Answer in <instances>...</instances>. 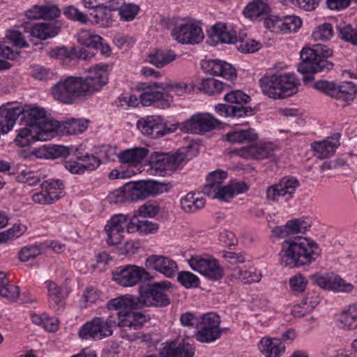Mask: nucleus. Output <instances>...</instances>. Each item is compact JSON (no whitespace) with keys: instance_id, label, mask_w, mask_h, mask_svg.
Returning <instances> with one entry per match:
<instances>
[{"instance_id":"1","label":"nucleus","mask_w":357,"mask_h":357,"mask_svg":"<svg viewBox=\"0 0 357 357\" xmlns=\"http://www.w3.org/2000/svg\"><path fill=\"white\" fill-rule=\"evenodd\" d=\"M112 301V299L107 302V308L118 310V312L111 314L106 319L102 317H96L87 321L79 330L78 335L81 339L100 340L112 336L113 329L116 327L138 330L150 319L149 315L143 312H132L123 305L114 307L109 304Z\"/></svg>"},{"instance_id":"2","label":"nucleus","mask_w":357,"mask_h":357,"mask_svg":"<svg viewBox=\"0 0 357 357\" xmlns=\"http://www.w3.org/2000/svg\"><path fill=\"white\" fill-rule=\"evenodd\" d=\"M107 68V64H98L84 78L68 77L60 80L52 87L53 97L61 102L73 104L79 98L92 95L106 84Z\"/></svg>"},{"instance_id":"3","label":"nucleus","mask_w":357,"mask_h":357,"mask_svg":"<svg viewBox=\"0 0 357 357\" xmlns=\"http://www.w3.org/2000/svg\"><path fill=\"white\" fill-rule=\"evenodd\" d=\"M172 289V282L167 280L148 283L139 287L137 296L130 294L120 296L112 298L109 304L114 307L123 305L132 312H139L137 310L144 307H165L171 303L169 295Z\"/></svg>"},{"instance_id":"4","label":"nucleus","mask_w":357,"mask_h":357,"mask_svg":"<svg viewBox=\"0 0 357 357\" xmlns=\"http://www.w3.org/2000/svg\"><path fill=\"white\" fill-rule=\"evenodd\" d=\"M318 245L308 238L298 236L282 243L280 261L282 266L299 267L311 264L319 256Z\"/></svg>"},{"instance_id":"5","label":"nucleus","mask_w":357,"mask_h":357,"mask_svg":"<svg viewBox=\"0 0 357 357\" xmlns=\"http://www.w3.org/2000/svg\"><path fill=\"white\" fill-rule=\"evenodd\" d=\"M333 55V51L328 46L317 44L313 47H304L300 52L301 62L298 65V71L303 77L304 83L313 79L314 74L328 73L334 67L328 59Z\"/></svg>"},{"instance_id":"6","label":"nucleus","mask_w":357,"mask_h":357,"mask_svg":"<svg viewBox=\"0 0 357 357\" xmlns=\"http://www.w3.org/2000/svg\"><path fill=\"white\" fill-rule=\"evenodd\" d=\"M165 190L166 185L164 183L141 180L126 183L121 191L114 192L109 199L110 202L116 204L134 202L145 199L149 196L158 195Z\"/></svg>"},{"instance_id":"7","label":"nucleus","mask_w":357,"mask_h":357,"mask_svg":"<svg viewBox=\"0 0 357 357\" xmlns=\"http://www.w3.org/2000/svg\"><path fill=\"white\" fill-rule=\"evenodd\" d=\"M299 85V79L294 73L265 75L259 79L263 93L273 99H284L296 94Z\"/></svg>"},{"instance_id":"8","label":"nucleus","mask_w":357,"mask_h":357,"mask_svg":"<svg viewBox=\"0 0 357 357\" xmlns=\"http://www.w3.org/2000/svg\"><path fill=\"white\" fill-rule=\"evenodd\" d=\"M138 89L142 91L139 100L143 106L165 109L170 106L173 97L167 93L168 84L163 82H140Z\"/></svg>"},{"instance_id":"9","label":"nucleus","mask_w":357,"mask_h":357,"mask_svg":"<svg viewBox=\"0 0 357 357\" xmlns=\"http://www.w3.org/2000/svg\"><path fill=\"white\" fill-rule=\"evenodd\" d=\"M220 317L216 313L203 314L196 323L195 339L201 343H211L220 339L224 329L220 326Z\"/></svg>"},{"instance_id":"10","label":"nucleus","mask_w":357,"mask_h":357,"mask_svg":"<svg viewBox=\"0 0 357 357\" xmlns=\"http://www.w3.org/2000/svg\"><path fill=\"white\" fill-rule=\"evenodd\" d=\"M313 88L347 104H350L354 100L357 93V85L351 82L337 84L335 82L320 79L313 84Z\"/></svg>"},{"instance_id":"11","label":"nucleus","mask_w":357,"mask_h":357,"mask_svg":"<svg viewBox=\"0 0 357 357\" xmlns=\"http://www.w3.org/2000/svg\"><path fill=\"white\" fill-rule=\"evenodd\" d=\"M186 161L184 153L176 151L172 153L153 152L150 156V165L160 174L167 172H174L183 167Z\"/></svg>"},{"instance_id":"12","label":"nucleus","mask_w":357,"mask_h":357,"mask_svg":"<svg viewBox=\"0 0 357 357\" xmlns=\"http://www.w3.org/2000/svg\"><path fill=\"white\" fill-rule=\"evenodd\" d=\"M130 218L123 214L113 215L105 226L107 235V243L112 245L120 243L127 233L133 232V226L131 225Z\"/></svg>"},{"instance_id":"13","label":"nucleus","mask_w":357,"mask_h":357,"mask_svg":"<svg viewBox=\"0 0 357 357\" xmlns=\"http://www.w3.org/2000/svg\"><path fill=\"white\" fill-rule=\"evenodd\" d=\"M171 35L178 43L185 45L199 44L204 38L201 26L190 21L176 25Z\"/></svg>"},{"instance_id":"14","label":"nucleus","mask_w":357,"mask_h":357,"mask_svg":"<svg viewBox=\"0 0 357 357\" xmlns=\"http://www.w3.org/2000/svg\"><path fill=\"white\" fill-rule=\"evenodd\" d=\"M112 275L114 280L122 287H133L143 278L145 280L151 278L143 267L130 264L118 268Z\"/></svg>"},{"instance_id":"15","label":"nucleus","mask_w":357,"mask_h":357,"mask_svg":"<svg viewBox=\"0 0 357 357\" xmlns=\"http://www.w3.org/2000/svg\"><path fill=\"white\" fill-rule=\"evenodd\" d=\"M188 264L191 268L213 280H218L224 275L222 268L217 260L211 257L192 256Z\"/></svg>"},{"instance_id":"16","label":"nucleus","mask_w":357,"mask_h":357,"mask_svg":"<svg viewBox=\"0 0 357 357\" xmlns=\"http://www.w3.org/2000/svg\"><path fill=\"white\" fill-rule=\"evenodd\" d=\"M298 180L295 177H284L279 183L269 187L266 190V197L269 200L279 202L280 199L289 200L299 186Z\"/></svg>"},{"instance_id":"17","label":"nucleus","mask_w":357,"mask_h":357,"mask_svg":"<svg viewBox=\"0 0 357 357\" xmlns=\"http://www.w3.org/2000/svg\"><path fill=\"white\" fill-rule=\"evenodd\" d=\"M137 126L143 134L152 138H158L172 132L158 116H149L142 119L137 121Z\"/></svg>"},{"instance_id":"18","label":"nucleus","mask_w":357,"mask_h":357,"mask_svg":"<svg viewBox=\"0 0 357 357\" xmlns=\"http://www.w3.org/2000/svg\"><path fill=\"white\" fill-rule=\"evenodd\" d=\"M227 176L226 171L219 169L210 172L206 176V183L203 187L202 192L209 197L220 200V195L225 188L222 183Z\"/></svg>"},{"instance_id":"19","label":"nucleus","mask_w":357,"mask_h":357,"mask_svg":"<svg viewBox=\"0 0 357 357\" xmlns=\"http://www.w3.org/2000/svg\"><path fill=\"white\" fill-rule=\"evenodd\" d=\"M276 146L271 142L255 144L236 150L238 155L244 158L263 160L273 155Z\"/></svg>"},{"instance_id":"20","label":"nucleus","mask_w":357,"mask_h":357,"mask_svg":"<svg viewBox=\"0 0 357 357\" xmlns=\"http://www.w3.org/2000/svg\"><path fill=\"white\" fill-rule=\"evenodd\" d=\"M145 265L147 268L155 270L167 278L174 277L177 270L176 263L174 260L162 255L149 256L146 259Z\"/></svg>"},{"instance_id":"21","label":"nucleus","mask_w":357,"mask_h":357,"mask_svg":"<svg viewBox=\"0 0 357 357\" xmlns=\"http://www.w3.org/2000/svg\"><path fill=\"white\" fill-rule=\"evenodd\" d=\"M202 70L208 74L220 76L227 79H233L236 77L235 68L225 61L211 59L201 62Z\"/></svg>"},{"instance_id":"22","label":"nucleus","mask_w":357,"mask_h":357,"mask_svg":"<svg viewBox=\"0 0 357 357\" xmlns=\"http://www.w3.org/2000/svg\"><path fill=\"white\" fill-rule=\"evenodd\" d=\"M20 123L35 130L38 129V127L44 121V118L46 116L45 109L39 107H33L26 109L20 107Z\"/></svg>"},{"instance_id":"23","label":"nucleus","mask_w":357,"mask_h":357,"mask_svg":"<svg viewBox=\"0 0 357 357\" xmlns=\"http://www.w3.org/2000/svg\"><path fill=\"white\" fill-rule=\"evenodd\" d=\"M340 134H333L323 142L312 143V149L317 153L319 158L331 157L335 153V149L340 145Z\"/></svg>"},{"instance_id":"24","label":"nucleus","mask_w":357,"mask_h":357,"mask_svg":"<svg viewBox=\"0 0 357 357\" xmlns=\"http://www.w3.org/2000/svg\"><path fill=\"white\" fill-rule=\"evenodd\" d=\"M61 122L53 120L46 115L44 121L38 127L37 135L39 141L50 140L54 135L61 134Z\"/></svg>"},{"instance_id":"25","label":"nucleus","mask_w":357,"mask_h":357,"mask_svg":"<svg viewBox=\"0 0 357 357\" xmlns=\"http://www.w3.org/2000/svg\"><path fill=\"white\" fill-rule=\"evenodd\" d=\"M20 107H0V130L1 132L8 133L10 131L15 121L20 116Z\"/></svg>"},{"instance_id":"26","label":"nucleus","mask_w":357,"mask_h":357,"mask_svg":"<svg viewBox=\"0 0 357 357\" xmlns=\"http://www.w3.org/2000/svg\"><path fill=\"white\" fill-rule=\"evenodd\" d=\"M60 31V26L55 23H35L30 27V35L40 40H46L56 36Z\"/></svg>"},{"instance_id":"27","label":"nucleus","mask_w":357,"mask_h":357,"mask_svg":"<svg viewBox=\"0 0 357 357\" xmlns=\"http://www.w3.org/2000/svg\"><path fill=\"white\" fill-rule=\"evenodd\" d=\"M215 109L221 116L237 119L252 116L255 114L254 109L250 107L232 106L227 104H218Z\"/></svg>"},{"instance_id":"28","label":"nucleus","mask_w":357,"mask_h":357,"mask_svg":"<svg viewBox=\"0 0 357 357\" xmlns=\"http://www.w3.org/2000/svg\"><path fill=\"white\" fill-rule=\"evenodd\" d=\"M50 56L56 59H65L69 58L74 59L75 58L81 59L83 60H88L92 56L84 50L83 47H74L69 50L66 47H56L50 52Z\"/></svg>"},{"instance_id":"29","label":"nucleus","mask_w":357,"mask_h":357,"mask_svg":"<svg viewBox=\"0 0 357 357\" xmlns=\"http://www.w3.org/2000/svg\"><path fill=\"white\" fill-rule=\"evenodd\" d=\"M258 138V134L253 128L235 130L222 137L224 141L237 144L254 142L257 141Z\"/></svg>"},{"instance_id":"30","label":"nucleus","mask_w":357,"mask_h":357,"mask_svg":"<svg viewBox=\"0 0 357 357\" xmlns=\"http://www.w3.org/2000/svg\"><path fill=\"white\" fill-rule=\"evenodd\" d=\"M259 347L266 357H279L285 350L284 345L278 338L263 337Z\"/></svg>"},{"instance_id":"31","label":"nucleus","mask_w":357,"mask_h":357,"mask_svg":"<svg viewBox=\"0 0 357 357\" xmlns=\"http://www.w3.org/2000/svg\"><path fill=\"white\" fill-rule=\"evenodd\" d=\"M149 150L143 147H135L126 149L119 155L120 162L123 164L137 165L141 163L148 155Z\"/></svg>"},{"instance_id":"32","label":"nucleus","mask_w":357,"mask_h":357,"mask_svg":"<svg viewBox=\"0 0 357 357\" xmlns=\"http://www.w3.org/2000/svg\"><path fill=\"white\" fill-rule=\"evenodd\" d=\"M176 56L171 50H155L148 54L146 60L157 68H162L172 62Z\"/></svg>"},{"instance_id":"33","label":"nucleus","mask_w":357,"mask_h":357,"mask_svg":"<svg viewBox=\"0 0 357 357\" xmlns=\"http://www.w3.org/2000/svg\"><path fill=\"white\" fill-rule=\"evenodd\" d=\"M49 305L55 311L60 309L59 304L68 296V291L65 287H59L55 282H47Z\"/></svg>"},{"instance_id":"34","label":"nucleus","mask_w":357,"mask_h":357,"mask_svg":"<svg viewBox=\"0 0 357 357\" xmlns=\"http://www.w3.org/2000/svg\"><path fill=\"white\" fill-rule=\"evenodd\" d=\"M181 208L185 213H196L197 211L202 209L206 202L201 196L200 193H195L190 192L188 193L185 197L181 199Z\"/></svg>"},{"instance_id":"35","label":"nucleus","mask_w":357,"mask_h":357,"mask_svg":"<svg viewBox=\"0 0 357 357\" xmlns=\"http://www.w3.org/2000/svg\"><path fill=\"white\" fill-rule=\"evenodd\" d=\"M268 12L269 6L264 0H253L244 8L243 11L245 17L252 20H257Z\"/></svg>"},{"instance_id":"36","label":"nucleus","mask_w":357,"mask_h":357,"mask_svg":"<svg viewBox=\"0 0 357 357\" xmlns=\"http://www.w3.org/2000/svg\"><path fill=\"white\" fill-rule=\"evenodd\" d=\"M89 120L83 118H71L61 122L62 135H77L86 130L89 126Z\"/></svg>"},{"instance_id":"37","label":"nucleus","mask_w":357,"mask_h":357,"mask_svg":"<svg viewBox=\"0 0 357 357\" xmlns=\"http://www.w3.org/2000/svg\"><path fill=\"white\" fill-rule=\"evenodd\" d=\"M248 190V185L243 181H231L225 185L222 194L220 195V201L229 202L234 196L243 193Z\"/></svg>"},{"instance_id":"38","label":"nucleus","mask_w":357,"mask_h":357,"mask_svg":"<svg viewBox=\"0 0 357 357\" xmlns=\"http://www.w3.org/2000/svg\"><path fill=\"white\" fill-rule=\"evenodd\" d=\"M226 26L220 24H215L211 27L209 33L211 38H217L222 43H236L238 40L236 36L233 35L226 31Z\"/></svg>"},{"instance_id":"39","label":"nucleus","mask_w":357,"mask_h":357,"mask_svg":"<svg viewBox=\"0 0 357 357\" xmlns=\"http://www.w3.org/2000/svg\"><path fill=\"white\" fill-rule=\"evenodd\" d=\"M36 141H39L37 130L29 126L20 128L15 139L16 144L21 147L29 146Z\"/></svg>"},{"instance_id":"40","label":"nucleus","mask_w":357,"mask_h":357,"mask_svg":"<svg viewBox=\"0 0 357 357\" xmlns=\"http://www.w3.org/2000/svg\"><path fill=\"white\" fill-rule=\"evenodd\" d=\"M77 39L80 45L96 50L98 48V45L100 44L101 40H104L101 36L90 30L80 31L77 36Z\"/></svg>"},{"instance_id":"41","label":"nucleus","mask_w":357,"mask_h":357,"mask_svg":"<svg viewBox=\"0 0 357 357\" xmlns=\"http://www.w3.org/2000/svg\"><path fill=\"white\" fill-rule=\"evenodd\" d=\"M342 327L348 330L357 328V305H351L340 317Z\"/></svg>"},{"instance_id":"42","label":"nucleus","mask_w":357,"mask_h":357,"mask_svg":"<svg viewBox=\"0 0 357 357\" xmlns=\"http://www.w3.org/2000/svg\"><path fill=\"white\" fill-rule=\"evenodd\" d=\"M280 33H294L296 32L302 25L301 19L296 15H285L283 17H280Z\"/></svg>"},{"instance_id":"43","label":"nucleus","mask_w":357,"mask_h":357,"mask_svg":"<svg viewBox=\"0 0 357 357\" xmlns=\"http://www.w3.org/2000/svg\"><path fill=\"white\" fill-rule=\"evenodd\" d=\"M131 225L133 226V232L136 230L141 234H153L158 231V224L147 220H139L136 216L130 218Z\"/></svg>"},{"instance_id":"44","label":"nucleus","mask_w":357,"mask_h":357,"mask_svg":"<svg viewBox=\"0 0 357 357\" xmlns=\"http://www.w3.org/2000/svg\"><path fill=\"white\" fill-rule=\"evenodd\" d=\"M338 37L345 41L357 46V29L350 24L340 22L337 25Z\"/></svg>"},{"instance_id":"45","label":"nucleus","mask_w":357,"mask_h":357,"mask_svg":"<svg viewBox=\"0 0 357 357\" xmlns=\"http://www.w3.org/2000/svg\"><path fill=\"white\" fill-rule=\"evenodd\" d=\"M223 89V82L213 77L203 79L199 87L200 91L209 96L219 93Z\"/></svg>"},{"instance_id":"46","label":"nucleus","mask_w":357,"mask_h":357,"mask_svg":"<svg viewBox=\"0 0 357 357\" xmlns=\"http://www.w3.org/2000/svg\"><path fill=\"white\" fill-rule=\"evenodd\" d=\"M224 100L232 106H244L250 101V97L241 90H234L227 93Z\"/></svg>"},{"instance_id":"47","label":"nucleus","mask_w":357,"mask_h":357,"mask_svg":"<svg viewBox=\"0 0 357 357\" xmlns=\"http://www.w3.org/2000/svg\"><path fill=\"white\" fill-rule=\"evenodd\" d=\"M195 115L197 116L196 119L198 123V128L200 130V134L213 130L216 124L219 123L216 119L208 114L198 113Z\"/></svg>"},{"instance_id":"48","label":"nucleus","mask_w":357,"mask_h":357,"mask_svg":"<svg viewBox=\"0 0 357 357\" xmlns=\"http://www.w3.org/2000/svg\"><path fill=\"white\" fill-rule=\"evenodd\" d=\"M43 190L47 192L49 195L50 193L56 195V200L59 199L63 192L64 188L63 183L59 179H49L43 181L40 184Z\"/></svg>"},{"instance_id":"49","label":"nucleus","mask_w":357,"mask_h":357,"mask_svg":"<svg viewBox=\"0 0 357 357\" xmlns=\"http://www.w3.org/2000/svg\"><path fill=\"white\" fill-rule=\"evenodd\" d=\"M354 286L351 283L346 282L339 275L331 273V280L329 284V290L337 292H350L352 291Z\"/></svg>"},{"instance_id":"50","label":"nucleus","mask_w":357,"mask_h":357,"mask_svg":"<svg viewBox=\"0 0 357 357\" xmlns=\"http://www.w3.org/2000/svg\"><path fill=\"white\" fill-rule=\"evenodd\" d=\"M160 211V206L155 202H146L135 212L132 216L153 218Z\"/></svg>"},{"instance_id":"51","label":"nucleus","mask_w":357,"mask_h":357,"mask_svg":"<svg viewBox=\"0 0 357 357\" xmlns=\"http://www.w3.org/2000/svg\"><path fill=\"white\" fill-rule=\"evenodd\" d=\"M139 11L138 5L132 3H123L120 6L119 15L121 20L126 22L133 20Z\"/></svg>"},{"instance_id":"52","label":"nucleus","mask_w":357,"mask_h":357,"mask_svg":"<svg viewBox=\"0 0 357 357\" xmlns=\"http://www.w3.org/2000/svg\"><path fill=\"white\" fill-rule=\"evenodd\" d=\"M45 245L42 243L24 247L20 251L19 258L22 261H28L40 255Z\"/></svg>"},{"instance_id":"53","label":"nucleus","mask_w":357,"mask_h":357,"mask_svg":"<svg viewBox=\"0 0 357 357\" xmlns=\"http://www.w3.org/2000/svg\"><path fill=\"white\" fill-rule=\"evenodd\" d=\"M333 36V26L330 23H324L319 26L317 29L313 31L312 37L316 40H327Z\"/></svg>"},{"instance_id":"54","label":"nucleus","mask_w":357,"mask_h":357,"mask_svg":"<svg viewBox=\"0 0 357 357\" xmlns=\"http://www.w3.org/2000/svg\"><path fill=\"white\" fill-rule=\"evenodd\" d=\"M177 279L185 288L197 287L199 282V278L188 271H181L178 273Z\"/></svg>"},{"instance_id":"55","label":"nucleus","mask_w":357,"mask_h":357,"mask_svg":"<svg viewBox=\"0 0 357 357\" xmlns=\"http://www.w3.org/2000/svg\"><path fill=\"white\" fill-rule=\"evenodd\" d=\"M64 15L68 19L78 22L81 24H86L89 21L86 15L79 10L73 6H68L63 10Z\"/></svg>"},{"instance_id":"56","label":"nucleus","mask_w":357,"mask_h":357,"mask_svg":"<svg viewBox=\"0 0 357 357\" xmlns=\"http://www.w3.org/2000/svg\"><path fill=\"white\" fill-rule=\"evenodd\" d=\"M96 23L101 26H107L108 20L111 18V12L106 7L99 6L91 13Z\"/></svg>"},{"instance_id":"57","label":"nucleus","mask_w":357,"mask_h":357,"mask_svg":"<svg viewBox=\"0 0 357 357\" xmlns=\"http://www.w3.org/2000/svg\"><path fill=\"white\" fill-rule=\"evenodd\" d=\"M70 155V146L51 145L47 147V156L50 158H66Z\"/></svg>"},{"instance_id":"58","label":"nucleus","mask_w":357,"mask_h":357,"mask_svg":"<svg viewBox=\"0 0 357 357\" xmlns=\"http://www.w3.org/2000/svg\"><path fill=\"white\" fill-rule=\"evenodd\" d=\"M331 273H315L309 276V282L323 289H329Z\"/></svg>"},{"instance_id":"59","label":"nucleus","mask_w":357,"mask_h":357,"mask_svg":"<svg viewBox=\"0 0 357 357\" xmlns=\"http://www.w3.org/2000/svg\"><path fill=\"white\" fill-rule=\"evenodd\" d=\"M239 279L245 284L257 282L261 280V275L257 273L255 270L250 268L248 270H239L238 271Z\"/></svg>"},{"instance_id":"60","label":"nucleus","mask_w":357,"mask_h":357,"mask_svg":"<svg viewBox=\"0 0 357 357\" xmlns=\"http://www.w3.org/2000/svg\"><path fill=\"white\" fill-rule=\"evenodd\" d=\"M308 280L302 275L297 274L289 280V285L294 291L303 292L305 291Z\"/></svg>"},{"instance_id":"61","label":"nucleus","mask_w":357,"mask_h":357,"mask_svg":"<svg viewBox=\"0 0 357 357\" xmlns=\"http://www.w3.org/2000/svg\"><path fill=\"white\" fill-rule=\"evenodd\" d=\"M20 295V288L17 286L9 284L0 287V296L11 301H16Z\"/></svg>"},{"instance_id":"62","label":"nucleus","mask_w":357,"mask_h":357,"mask_svg":"<svg viewBox=\"0 0 357 357\" xmlns=\"http://www.w3.org/2000/svg\"><path fill=\"white\" fill-rule=\"evenodd\" d=\"M238 42H239V45L237 46V48L243 53H253L259 50L261 47V44L254 40L243 41L240 37Z\"/></svg>"},{"instance_id":"63","label":"nucleus","mask_w":357,"mask_h":357,"mask_svg":"<svg viewBox=\"0 0 357 357\" xmlns=\"http://www.w3.org/2000/svg\"><path fill=\"white\" fill-rule=\"evenodd\" d=\"M32 200L39 204H51L56 200V195L52 193L49 195L42 190L41 192L34 193L32 195Z\"/></svg>"},{"instance_id":"64","label":"nucleus","mask_w":357,"mask_h":357,"mask_svg":"<svg viewBox=\"0 0 357 357\" xmlns=\"http://www.w3.org/2000/svg\"><path fill=\"white\" fill-rule=\"evenodd\" d=\"M6 36L17 47L22 48L29 46L28 43L24 40L22 33L18 31H8Z\"/></svg>"}]
</instances>
